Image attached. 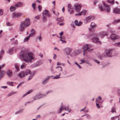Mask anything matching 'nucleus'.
<instances>
[{
    "mask_svg": "<svg viewBox=\"0 0 120 120\" xmlns=\"http://www.w3.org/2000/svg\"><path fill=\"white\" fill-rule=\"evenodd\" d=\"M34 54L31 52L27 53L24 51H21L20 53L19 57L22 61L26 63H31L32 60L34 59Z\"/></svg>",
    "mask_w": 120,
    "mask_h": 120,
    "instance_id": "f257e3e1",
    "label": "nucleus"
},
{
    "mask_svg": "<svg viewBox=\"0 0 120 120\" xmlns=\"http://www.w3.org/2000/svg\"><path fill=\"white\" fill-rule=\"evenodd\" d=\"M30 24V20L29 18L26 19L24 21H21L19 26L20 31L23 32L26 28L28 27Z\"/></svg>",
    "mask_w": 120,
    "mask_h": 120,
    "instance_id": "f03ea898",
    "label": "nucleus"
},
{
    "mask_svg": "<svg viewBox=\"0 0 120 120\" xmlns=\"http://www.w3.org/2000/svg\"><path fill=\"white\" fill-rule=\"evenodd\" d=\"M103 5L105 8L104 7L103 5H100L99 6V8L101 11H102L104 10H106L108 13H109L110 11V6L105 3L103 1Z\"/></svg>",
    "mask_w": 120,
    "mask_h": 120,
    "instance_id": "7ed1b4c3",
    "label": "nucleus"
},
{
    "mask_svg": "<svg viewBox=\"0 0 120 120\" xmlns=\"http://www.w3.org/2000/svg\"><path fill=\"white\" fill-rule=\"evenodd\" d=\"M31 74V72L29 69H27L25 70L20 71L18 74V76L20 78H22L27 76L28 75Z\"/></svg>",
    "mask_w": 120,
    "mask_h": 120,
    "instance_id": "20e7f679",
    "label": "nucleus"
},
{
    "mask_svg": "<svg viewBox=\"0 0 120 120\" xmlns=\"http://www.w3.org/2000/svg\"><path fill=\"white\" fill-rule=\"evenodd\" d=\"M60 107V109L58 110L57 112L58 113H60L62 110L65 109L66 110H68L69 112H70L71 110V109L69 110V105H68L66 107L65 106H64L63 103H61Z\"/></svg>",
    "mask_w": 120,
    "mask_h": 120,
    "instance_id": "39448f33",
    "label": "nucleus"
},
{
    "mask_svg": "<svg viewBox=\"0 0 120 120\" xmlns=\"http://www.w3.org/2000/svg\"><path fill=\"white\" fill-rule=\"evenodd\" d=\"M105 52V55L106 56L111 57L112 56V55L113 52H114V50L113 49H109L106 50Z\"/></svg>",
    "mask_w": 120,
    "mask_h": 120,
    "instance_id": "423d86ee",
    "label": "nucleus"
},
{
    "mask_svg": "<svg viewBox=\"0 0 120 120\" xmlns=\"http://www.w3.org/2000/svg\"><path fill=\"white\" fill-rule=\"evenodd\" d=\"M43 97H44L43 95V94H37L32 98L33 100L32 101L34 100L38 99Z\"/></svg>",
    "mask_w": 120,
    "mask_h": 120,
    "instance_id": "0eeeda50",
    "label": "nucleus"
},
{
    "mask_svg": "<svg viewBox=\"0 0 120 120\" xmlns=\"http://www.w3.org/2000/svg\"><path fill=\"white\" fill-rule=\"evenodd\" d=\"M72 50V49L69 47L65 48L63 49L64 53L67 55H69Z\"/></svg>",
    "mask_w": 120,
    "mask_h": 120,
    "instance_id": "6e6552de",
    "label": "nucleus"
},
{
    "mask_svg": "<svg viewBox=\"0 0 120 120\" xmlns=\"http://www.w3.org/2000/svg\"><path fill=\"white\" fill-rule=\"evenodd\" d=\"M92 18L91 16H88L84 19V22L85 24H86L90 22L91 21Z\"/></svg>",
    "mask_w": 120,
    "mask_h": 120,
    "instance_id": "1a4fd4ad",
    "label": "nucleus"
},
{
    "mask_svg": "<svg viewBox=\"0 0 120 120\" xmlns=\"http://www.w3.org/2000/svg\"><path fill=\"white\" fill-rule=\"evenodd\" d=\"M120 36L113 34H111L109 38L111 40L117 39L119 38Z\"/></svg>",
    "mask_w": 120,
    "mask_h": 120,
    "instance_id": "9d476101",
    "label": "nucleus"
},
{
    "mask_svg": "<svg viewBox=\"0 0 120 120\" xmlns=\"http://www.w3.org/2000/svg\"><path fill=\"white\" fill-rule=\"evenodd\" d=\"M68 10L70 14H73L74 12V9L73 8L72 6L70 4H69L68 5Z\"/></svg>",
    "mask_w": 120,
    "mask_h": 120,
    "instance_id": "9b49d317",
    "label": "nucleus"
},
{
    "mask_svg": "<svg viewBox=\"0 0 120 120\" xmlns=\"http://www.w3.org/2000/svg\"><path fill=\"white\" fill-rule=\"evenodd\" d=\"M75 11L78 12H79L80 10L81 6L78 4H76L74 5Z\"/></svg>",
    "mask_w": 120,
    "mask_h": 120,
    "instance_id": "f8f14e48",
    "label": "nucleus"
},
{
    "mask_svg": "<svg viewBox=\"0 0 120 120\" xmlns=\"http://www.w3.org/2000/svg\"><path fill=\"white\" fill-rule=\"evenodd\" d=\"M97 36L98 35L95 33H93L91 34H88L87 36V38L88 39H92L95 36Z\"/></svg>",
    "mask_w": 120,
    "mask_h": 120,
    "instance_id": "ddd939ff",
    "label": "nucleus"
},
{
    "mask_svg": "<svg viewBox=\"0 0 120 120\" xmlns=\"http://www.w3.org/2000/svg\"><path fill=\"white\" fill-rule=\"evenodd\" d=\"M91 40L92 42L96 44H98L100 43L98 38L95 36L91 39Z\"/></svg>",
    "mask_w": 120,
    "mask_h": 120,
    "instance_id": "4468645a",
    "label": "nucleus"
},
{
    "mask_svg": "<svg viewBox=\"0 0 120 120\" xmlns=\"http://www.w3.org/2000/svg\"><path fill=\"white\" fill-rule=\"evenodd\" d=\"M113 13L115 14H120V8H119L117 7L114 8L113 10Z\"/></svg>",
    "mask_w": 120,
    "mask_h": 120,
    "instance_id": "2eb2a0df",
    "label": "nucleus"
},
{
    "mask_svg": "<svg viewBox=\"0 0 120 120\" xmlns=\"http://www.w3.org/2000/svg\"><path fill=\"white\" fill-rule=\"evenodd\" d=\"M23 2H19L15 3V6L16 8H18L22 7L23 6Z\"/></svg>",
    "mask_w": 120,
    "mask_h": 120,
    "instance_id": "dca6fc26",
    "label": "nucleus"
},
{
    "mask_svg": "<svg viewBox=\"0 0 120 120\" xmlns=\"http://www.w3.org/2000/svg\"><path fill=\"white\" fill-rule=\"evenodd\" d=\"M22 15L21 13H16L14 12L12 13V16L13 18H16L17 17H19V16Z\"/></svg>",
    "mask_w": 120,
    "mask_h": 120,
    "instance_id": "f3484780",
    "label": "nucleus"
},
{
    "mask_svg": "<svg viewBox=\"0 0 120 120\" xmlns=\"http://www.w3.org/2000/svg\"><path fill=\"white\" fill-rule=\"evenodd\" d=\"M42 14V15H44L45 16H46L48 17H49L50 16V13L48 10H45V11L44 12V13H43Z\"/></svg>",
    "mask_w": 120,
    "mask_h": 120,
    "instance_id": "a211bd4d",
    "label": "nucleus"
},
{
    "mask_svg": "<svg viewBox=\"0 0 120 120\" xmlns=\"http://www.w3.org/2000/svg\"><path fill=\"white\" fill-rule=\"evenodd\" d=\"M88 47V44H85L83 45L82 49H83V52H84V51L86 52L87 51L88 52L89 49Z\"/></svg>",
    "mask_w": 120,
    "mask_h": 120,
    "instance_id": "6ab92c4d",
    "label": "nucleus"
},
{
    "mask_svg": "<svg viewBox=\"0 0 120 120\" xmlns=\"http://www.w3.org/2000/svg\"><path fill=\"white\" fill-rule=\"evenodd\" d=\"M74 22L75 25L78 26H81L82 24V22L80 21L78 22V21L77 20H75Z\"/></svg>",
    "mask_w": 120,
    "mask_h": 120,
    "instance_id": "aec40b11",
    "label": "nucleus"
},
{
    "mask_svg": "<svg viewBox=\"0 0 120 120\" xmlns=\"http://www.w3.org/2000/svg\"><path fill=\"white\" fill-rule=\"evenodd\" d=\"M99 35L102 38H103L104 36L107 35V33L105 32H101Z\"/></svg>",
    "mask_w": 120,
    "mask_h": 120,
    "instance_id": "412c9836",
    "label": "nucleus"
},
{
    "mask_svg": "<svg viewBox=\"0 0 120 120\" xmlns=\"http://www.w3.org/2000/svg\"><path fill=\"white\" fill-rule=\"evenodd\" d=\"M14 66L15 68V71L16 72H18L19 71L20 69L19 68V64H14Z\"/></svg>",
    "mask_w": 120,
    "mask_h": 120,
    "instance_id": "4be33fe9",
    "label": "nucleus"
},
{
    "mask_svg": "<svg viewBox=\"0 0 120 120\" xmlns=\"http://www.w3.org/2000/svg\"><path fill=\"white\" fill-rule=\"evenodd\" d=\"M86 10H83L81 11L80 12H79L78 14H75L76 16H77L78 15H85L86 13Z\"/></svg>",
    "mask_w": 120,
    "mask_h": 120,
    "instance_id": "5701e85b",
    "label": "nucleus"
},
{
    "mask_svg": "<svg viewBox=\"0 0 120 120\" xmlns=\"http://www.w3.org/2000/svg\"><path fill=\"white\" fill-rule=\"evenodd\" d=\"M7 74L9 77H11L12 75V72L11 70H8L7 72Z\"/></svg>",
    "mask_w": 120,
    "mask_h": 120,
    "instance_id": "b1692460",
    "label": "nucleus"
},
{
    "mask_svg": "<svg viewBox=\"0 0 120 120\" xmlns=\"http://www.w3.org/2000/svg\"><path fill=\"white\" fill-rule=\"evenodd\" d=\"M50 77L49 76H48L46 79L44 80L43 81L41 82V83L43 85H45L48 82V81L49 80Z\"/></svg>",
    "mask_w": 120,
    "mask_h": 120,
    "instance_id": "393cba45",
    "label": "nucleus"
},
{
    "mask_svg": "<svg viewBox=\"0 0 120 120\" xmlns=\"http://www.w3.org/2000/svg\"><path fill=\"white\" fill-rule=\"evenodd\" d=\"M31 33L29 34V35H30V37H32L35 35V31L34 29H32L31 30Z\"/></svg>",
    "mask_w": 120,
    "mask_h": 120,
    "instance_id": "a878e982",
    "label": "nucleus"
},
{
    "mask_svg": "<svg viewBox=\"0 0 120 120\" xmlns=\"http://www.w3.org/2000/svg\"><path fill=\"white\" fill-rule=\"evenodd\" d=\"M53 92V90H50L47 91L46 93H44L43 94L44 97L46 96L49 93H52Z\"/></svg>",
    "mask_w": 120,
    "mask_h": 120,
    "instance_id": "bb28decb",
    "label": "nucleus"
},
{
    "mask_svg": "<svg viewBox=\"0 0 120 120\" xmlns=\"http://www.w3.org/2000/svg\"><path fill=\"white\" fill-rule=\"evenodd\" d=\"M88 52H91L93 51L94 49H91L92 48L93 46L90 45L88 44Z\"/></svg>",
    "mask_w": 120,
    "mask_h": 120,
    "instance_id": "cd10ccee",
    "label": "nucleus"
},
{
    "mask_svg": "<svg viewBox=\"0 0 120 120\" xmlns=\"http://www.w3.org/2000/svg\"><path fill=\"white\" fill-rule=\"evenodd\" d=\"M81 52V50L80 49H78L75 50L73 52L74 54L75 55H77L79 54Z\"/></svg>",
    "mask_w": 120,
    "mask_h": 120,
    "instance_id": "c85d7f7f",
    "label": "nucleus"
},
{
    "mask_svg": "<svg viewBox=\"0 0 120 120\" xmlns=\"http://www.w3.org/2000/svg\"><path fill=\"white\" fill-rule=\"evenodd\" d=\"M4 53V50L2 49L0 52V60L3 57V55Z\"/></svg>",
    "mask_w": 120,
    "mask_h": 120,
    "instance_id": "c756f323",
    "label": "nucleus"
},
{
    "mask_svg": "<svg viewBox=\"0 0 120 120\" xmlns=\"http://www.w3.org/2000/svg\"><path fill=\"white\" fill-rule=\"evenodd\" d=\"M16 9V7L15 6H11L10 8V10L11 11H12Z\"/></svg>",
    "mask_w": 120,
    "mask_h": 120,
    "instance_id": "7c9ffc66",
    "label": "nucleus"
},
{
    "mask_svg": "<svg viewBox=\"0 0 120 120\" xmlns=\"http://www.w3.org/2000/svg\"><path fill=\"white\" fill-rule=\"evenodd\" d=\"M57 20L59 22H61L64 21V19L63 17H61L60 18H57Z\"/></svg>",
    "mask_w": 120,
    "mask_h": 120,
    "instance_id": "2f4dec72",
    "label": "nucleus"
},
{
    "mask_svg": "<svg viewBox=\"0 0 120 120\" xmlns=\"http://www.w3.org/2000/svg\"><path fill=\"white\" fill-rule=\"evenodd\" d=\"M107 2L112 4H114V0H107Z\"/></svg>",
    "mask_w": 120,
    "mask_h": 120,
    "instance_id": "473e14b6",
    "label": "nucleus"
},
{
    "mask_svg": "<svg viewBox=\"0 0 120 120\" xmlns=\"http://www.w3.org/2000/svg\"><path fill=\"white\" fill-rule=\"evenodd\" d=\"M42 15L43 22H45L47 21V19L44 15Z\"/></svg>",
    "mask_w": 120,
    "mask_h": 120,
    "instance_id": "72a5a7b5",
    "label": "nucleus"
},
{
    "mask_svg": "<svg viewBox=\"0 0 120 120\" xmlns=\"http://www.w3.org/2000/svg\"><path fill=\"white\" fill-rule=\"evenodd\" d=\"M90 26L91 28H93L96 27V24L94 22H92Z\"/></svg>",
    "mask_w": 120,
    "mask_h": 120,
    "instance_id": "f704fd0d",
    "label": "nucleus"
},
{
    "mask_svg": "<svg viewBox=\"0 0 120 120\" xmlns=\"http://www.w3.org/2000/svg\"><path fill=\"white\" fill-rule=\"evenodd\" d=\"M105 56L104 54H102L101 55L99 56L98 57L100 59L102 60L103 59L104 57Z\"/></svg>",
    "mask_w": 120,
    "mask_h": 120,
    "instance_id": "c9c22d12",
    "label": "nucleus"
},
{
    "mask_svg": "<svg viewBox=\"0 0 120 120\" xmlns=\"http://www.w3.org/2000/svg\"><path fill=\"white\" fill-rule=\"evenodd\" d=\"M13 50V48H11L9 49L8 50V52L10 54L12 53Z\"/></svg>",
    "mask_w": 120,
    "mask_h": 120,
    "instance_id": "e433bc0d",
    "label": "nucleus"
},
{
    "mask_svg": "<svg viewBox=\"0 0 120 120\" xmlns=\"http://www.w3.org/2000/svg\"><path fill=\"white\" fill-rule=\"evenodd\" d=\"M31 37L30 35H29L26 38H25L24 40V42H26L27 41L30 39V38Z\"/></svg>",
    "mask_w": 120,
    "mask_h": 120,
    "instance_id": "4c0bfd02",
    "label": "nucleus"
},
{
    "mask_svg": "<svg viewBox=\"0 0 120 120\" xmlns=\"http://www.w3.org/2000/svg\"><path fill=\"white\" fill-rule=\"evenodd\" d=\"M36 39L37 40H39L40 41H41V34H40L39 36H37L36 38Z\"/></svg>",
    "mask_w": 120,
    "mask_h": 120,
    "instance_id": "58836bf2",
    "label": "nucleus"
},
{
    "mask_svg": "<svg viewBox=\"0 0 120 120\" xmlns=\"http://www.w3.org/2000/svg\"><path fill=\"white\" fill-rule=\"evenodd\" d=\"M114 45L115 46L120 47V42L114 44Z\"/></svg>",
    "mask_w": 120,
    "mask_h": 120,
    "instance_id": "ea45409f",
    "label": "nucleus"
},
{
    "mask_svg": "<svg viewBox=\"0 0 120 120\" xmlns=\"http://www.w3.org/2000/svg\"><path fill=\"white\" fill-rule=\"evenodd\" d=\"M15 92H11L10 93H9L8 95L7 96L8 97L12 95L15 94Z\"/></svg>",
    "mask_w": 120,
    "mask_h": 120,
    "instance_id": "a19ab883",
    "label": "nucleus"
},
{
    "mask_svg": "<svg viewBox=\"0 0 120 120\" xmlns=\"http://www.w3.org/2000/svg\"><path fill=\"white\" fill-rule=\"evenodd\" d=\"M18 41L17 40H16L15 41L13 42L12 44L13 45H17L18 44Z\"/></svg>",
    "mask_w": 120,
    "mask_h": 120,
    "instance_id": "79ce46f5",
    "label": "nucleus"
},
{
    "mask_svg": "<svg viewBox=\"0 0 120 120\" xmlns=\"http://www.w3.org/2000/svg\"><path fill=\"white\" fill-rule=\"evenodd\" d=\"M85 116H86V117L87 118L89 119H90V116L88 114H85Z\"/></svg>",
    "mask_w": 120,
    "mask_h": 120,
    "instance_id": "37998d69",
    "label": "nucleus"
},
{
    "mask_svg": "<svg viewBox=\"0 0 120 120\" xmlns=\"http://www.w3.org/2000/svg\"><path fill=\"white\" fill-rule=\"evenodd\" d=\"M115 108H112V110L111 111V112L112 113H113L114 112H116V110L115 109Z\"/></svg>",
    "mask_w": 120,
    "mask_h": 120,
    "instance_id": "c03bdc74",
    "label": "nucleus"
},
{
    "mask_svg": "<svg viewBox=\"0 0 120 120\" xmlns=\"http://www.w3.org/2000/svg\"><path fill=\"white\" fill-rule=\"evenodd\" d=\"M60 78V77H59V76L58 75H57L55 76L54 77H53L52 78L53 79H59Z\"/></svg>",
    "mask_w": 120,
    "mask_h": 120,
    "instance_id": "a18cd8bd",
    "label": "nucleus"
},
{
    "mask_svg": "<svg viewBox=\"0 0 120 120\" xmlns=\"http://www.w3.org/2000/svg\"><path fill=\"white\" fill-rule=\"evenodd\" d=\"M26 66L24 65H22L21 66L20 68L21 69L25 68L26 67Z\"/></svg>",
    "mask_w": 120,
    "mask_h": 120,
    "instance_id": "49530a36",
    "label": "nucleus"
},
{
    "mask_svg": "<svg viewBox=\"0 0 120 120\" xmlns=\"http://www.w3.org/2000/svg\"><path fill=\"white\" fill-rule=\"evenodd\" d=\"M3 9H0V15L1 16L3 15Z\"/></svg>",
    "mask_w": 120,
    "mask_h": 120,
    "instance_id": "de8ad7c7",
    "label": "nucleus"
},
{
    "mask_svg": "<svg viewBox=\"0 0 120 120\" xmlns=\"http://www.w3.org/2000/svg\"><path fill=\"white\" fill-rule=\"evenodd\" d=\"M7 84L9 85L10 86H13V84H11V83H13V82H7Z\"/></svg>",
    "mask_w": 120,
    "mask_h": 120,
    "instance_id": "09e8293b",
    "label": "nucleus"
},
{
    "mask_svg": "<svg viewBox=\"0 0 120 120\" xmlns=\"http://www.w3.org/2000/svg\"><path fill=\"white\" fill-rule=\"evenodd\" d=\"M36 4L35 3H33L32 4V6L33 9L34 10L35 8Z\"/></svg>",
    "mask_w": 120,
    "mask_h": 120,
    "instance_id": "8fccbe9b",
    "label": "nucleus"
},
{
    "mask_svg": "<svg viewBox=\"0 0 120 120\" xmlns=\"http://www.w3.org/2000/svg\"><path fill=\"white\" fill-rule=\"evenodd\" d=\"M86 63L90 66H91L92 65V64L90 63L88 61H86Z\"/></svg>",
    "mask_w": 120,
    "mask_h": 120,
    "instance_id": "3c124183",
    "label": "nucleus"
},
{
    "mask_svg": "<svg viewBox=\"0 0 120 120\" xmlns=\"http://www.w3.org/2000/svg\"><path fill=\"white\" fill-rule=\"evenodd\" d=\"M59 68L58 69L60 71H62V68L61 67L59 66H58L57 67H56V68Z\"/></svg>",
    "mask_w": 120,
    "mask_h": 120,
    "instance_id": "603ef678",
    "label": "nucleus"
},
{
    "mask_svg": "<svg viewBox=\"0 0 120 120\" xmlns=\"http://www.w3.org/2000/svg\"><path fill=\"white\" fill-rule=\"evenodd\" d=\"M94 61L96 62V63H97L98 64H99L100 63V62L99 61V60H97L96 59H94Z\"/></svg>",
    "mask_w": 120,
    "mask_h": 120,
    "instance_id": "864d4df0",
    "label": "nucleus"
},
{
    "mask_svg": "<svg viewBox=\"0 0 120 120\" xmlns=\"http://www.w3.org/2000/svg\"><path fill=\"white\" fill-rule=\"evenodd\" d=\"M33 92V90H30L28 92H27V94H30L32 93Z\"/></svg>",
    "mask_w": 120,
    "mask_h": 120,
    "instance_id": "5fc2aeb1",
    "label": "nucleus"
},
{
    "mask_svg": "<svg viewBox=\"0 0 120 120\" xmlns=\"http://www.w3.org/2000/svg\"><path fill=\"white\" fill-rule=\"evenodd\" d=\"M38 8L39 10L40 11L42 9V8L40 5H39L38 6Z\"/></svg>",
    "mask_w": 120,
    "mask_h": 120,
    "instance_id": "6e6d98bb",
    "label": "nucleus"
},
{
    "mask_svg": "<svg viewBox=\"0 0 120 120\" xmlns=\"http://www.w3.org/2000/svg\"><path fill=\"white\" fill-rule=\"evenodd\" d=\"M117 116H115L114 117H112L111 118V120H114L116 119L117 118Z\"/></svg>",
    "mask_w": 120,
    "mask_h": 120,
    "instance_id": "4d7b16f0",
    "label": "nucleus"
},
{
    "mask_svg": "<svg viewBox=\"0 0 120 120\" xmlns=\"http://www.w3.org/2000/svg\"><path fill=\"white\" fill-rule=\"evenodd\" d=\"M75 64L77 65L79 68H81V66L79 65L76 62H75Z\"/></svg>",
    "mask_w": 120,
    "mask_h": 120,
    "instance_id": "13d9d810",
    "label": "nucleus"
},
{
    "mask_svg": "<svg viewBox=\"0 0 120 120\" xmlns=\"http://www.w3.org/2000/svg\"><path fill=\"white\" fill-rule=\"evenodd\" d=\"M33 76L32 75H30L28 78V80H30L32 78V77H33Z\"/></svg>",
    "mask_w": 120,
    "mask_h": 120,
    "instance_id": "bf43d9fd",
    "label": "nucleus"
},
{
    "mask_svg": "<svg viewBox=\"0 0 120 120\" xmlns=\"http://www.w3.org/2000/svg\"><path fill=\"white\" fill-rule=\"evenodd\" d=\"M38 56H40L41 58H42L43 57V55L41 53H39Z\"/></svg>",
    "mask_w": 120,
    "mask_h": 120,
    "instance_id": "052dcab7",
    "label": "nucleus"
},
{
    "mask_svg": "<svg viewBox=\"0 0 120 120\" xmlns=\"http://www.w3.org/2000/svg\"><path fill=\"white\" fill-rule=\"evenodd\" d=\"M114 21L115 22H120V19H115Z\"/></svg>",
    "mask_w": 120,
    "mask_h": 120,
    "instance_id": "680f3d73",
    "label": "nucleus"
},
{
    "mask_svg": "<svg viewBox=\"0 0 120 120\" xmlns=\"http://www.w3.org/2000/svg\"><path fill=\"white\" fill-rule=\"evenodd\" d=\"M86 60H85L83 59H82L81 60V61L82 63H86Z\"/></svg>",
    "mask_w": 120,
    "mask_h": 120,
    "instance_id": "e2e57ef3",
    "label": "nucleus"
},
{
    "mask_svg": "<svg viewBox=\"0 0 120 120\" xmlns=\"http://www.w3.org/2000/svg\"><path fill=\"white\" fill-rule=\"evenodd\" d=\"M60 40L63 43H66V41L64 40H63L61 39H60Z\"/></svg>",
    "mask_w": 120,
    "mask_h": 120,
    "instance_id": "0e129e2a",
    "label": "nucleus"
},
{
    "mask_svg": "<svg viewBox=\"0 0 120 120\" xmlns=\"http://www.w3.org/2000/svg\"><path fill=\"white\" fill-rule=\"evenodd\" d=\"M40 17V16L39 15H38L35 17V19H38Z\"/></svg>",
    "mask_w": 120,
    "mask_h": 120,
    "instance_id": "69168bd1",
    "label": "nucleus"
},
{
    "mask_svg": "<svg viewBox=\"0 0 120 120\" xmlns=\"http://www.w3.org/2000/svg\"><path fill=\"white\" fill-rule=\"evenodd\" d=\"M56 14H55L56 15V16H57V17L58 16H59V13H58V12H56Z\"/></svg>",
    "mask_w": 120,
    "mask_h": 120,
    "instance_id": "338daca9",
    "label": "nucleus"
},
{
    "mask_svg": "<svg viewBox=\"0 0 120 120\" xmlns=\"http://www.w3.org/2000/svg\"><path fill=\"white\" fill-rule=\"evenodd\" d=\"M98 2V0H95L94 2V4L95 5Z\"/></svg>",
    "mask_w": 120,
    "mask_h": 120,
    "instance_id": "774afa93",
    "label": "nucleus"
}]
</instances>
